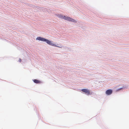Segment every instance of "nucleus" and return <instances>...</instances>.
I'll return each mask as SVG.
<instances>
[{
    "instance_id": "obj_1",
    "label": "nucleus",
    "mask_w": 129,
    "mask_h": 129,
    "mask_svg": "<svg viewBox=\"0 0 129 129\" xmlns=\"http://www.w3.org/2000/svg\"><path fill=\"white\" fill-rule=\"evenodd\" d=\"M36 40L46 42L47 44L52 46L56 47H58L55 44L53 43L52 41H49L47 39H46L44 38L41 37H39L37 38L36 39Z\"/></svg>"
},
{
    "instance_id": "obj_2",
    "label": "nucleus",
    "mask_w": 129,
    "mask_h": 129,
    "mask_svg": "<svg viewBox=\"0 0 129 129\" xmlns=\"http://www.w3.org/2000/svg\"><path fill=\"white\" fill-rule=\"evenodd\" d=\"M64 19L66 20L74 22H76L77 21L74 19L71 18L70 17L65 16Z\"/></svg>"
},
{
    "instance_id": "obj_3",
    "label": "nucleus",
    "mask_w": 129,
    "mask_h": 129,
    "mask_svg": "<svg viewBox=\"0 0 129 129\" xmlns=\"http://www.w3.org/2000/svg\"><path fill=\"white\" fill-rule=\"evenodd\" d=\"M81 91L88 95L90 94V91L88 89H82L81 90Z\"/></svg>"
},
{
    "instance_id": "obj_4",
    "label": "nucleus",
    "mask_w": 129,
    "mask_h": 129,
    "mask_svg": "<svg viewBox=\"0 0 129 129\" xmlns=\"http://www.w3.org/2000/svg\"><path fill=\"white\" fill-rule=\"evenodd\" d=\"M112 90L111 89H109L107 90L106 92V93L107 95L111 94L112 93Z\"/></svg>"
},
{
    "instance_id": "obj_5",
    "label": "nucleus",
    "mask_w": 129,
    "mask_h": 129,
    "mask_svg": "<svg viewBox=\"0 0 129 129\" xmlns=\"http://www.w3.org/2000/svg\"><path fill=\"white\" fill-rule=\"evenodd\" d=\"M57 16L58 17L60 18L61 19H64L66 16L62 15H58Z\"/></svg>"
},
{
    "instance_id": "obj_6",
    "label": "nucleus",
    "mask_w": 129,
    "mask_h": 129,
    "mask_svg": "<svg viewBox=\"0 0 129 129\" xmlns=\"http://www.w3.org/2000/svg\"><path fill=\"white\" fill-rule=\"evenodd\" d=\"M34 82L36 83H40L41 82L40 81L37 79H34L33 80Z\"/></svg>"
},
{
    "instance_id": "obj_7",
    "label": "nucleus",
    "mask_w": 129,
    "mask_h": 129,
    "mask_svg": "<svg viewBox=\"0 0 129 129\" xmlns=\"http://www.w3.org/2000/svg\"><path fill=\"white\" fill-rule=\"evenodd\" d=\"M21 59L20 58V59H19V62H21Z\"/></svg>"
}]
</instances>
